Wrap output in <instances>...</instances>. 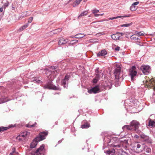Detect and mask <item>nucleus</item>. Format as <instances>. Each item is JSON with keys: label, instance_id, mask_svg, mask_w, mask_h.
I'll return each instance as SVG.
<instances>
[{"label": "nucleus", "instance_id": "3c124183", "mask_svg": "<svg viewBox=\"0 0 155 155\" xmlns=\"http://www.w3.org/2000/svg\"><path fill=\"white\" fill-rule=\"evenodd\" d=\"M14 153V152H13L10 153L9 155H13Z\"/></svg>", "mask_w": 155, "mask_h": 155}, {"label": "nucleus", "instance_id": "58836bf2", "mask_svg": "<svg viewBox=\"0 0 155 155\" xmlns=\"http://www.w3.org/2000/svg\"><path fill=\"white\" fill-rule=\"evenodd\" d=\"M117 33L119 36L120 37V39H121L123 38L122 37V36L124 35V33H120L119 32H117Z\"/></svg>", "mask_w": 155, "mask_h": 155}, {"label": "nucleus", "instance_id": "8fccbe9b", "mask_svg": "<svg viewBox=\"0 0 155 155\" xmlns=\"http://www.w3.org/2000/svg\"><path fill=\"white\" fill-rule=\"evenodd\" d=\"M137 45H139L140 46H143V45L139 44H138L137 43Z\"/></svg>", "mask_w": 155, "mask_h": 155}, {"label": "nucleus", "instance_id": "5701e85b", "mask_svg": "<svg viewBox=\"0 0 155 155\" xmlns=\"http://www.w3.org/2000/svg\"><path fill=\"white\" fill-rule=\"evenodd\" d=\"M105 86L107 87L108 88V89H110L112 86V84L111 82H109V81H107L106 82V84H105Z\"/></svg>", "mask_w": 155, "mask_h": 155}, {"label": "nucleus", "instance_id": "7ed1b4c3", "mask_svg": "<svg viewBox=\"0 0 155 155\" xmlns=\"http://www.w3.org/2000/svg\"><path fill=\"white\" fill-rule=\"evenodd\" d=\"M134 149L138 152H141L147 147L144 143L141 142H135L134 143Z\"/></svg>", "mask_w": 155, "mask_h": 155}, {"label": "nucleus", "instance_id": "f704fd0d", "mask_svg": "<svg viewBox=\"0 0 155 155\" xmlns=\"http://www.w3.org/2000/svg\"><path fill=\"white\" fill-rule=\"evenodd\" d=\"M132 24V23H129L128 24H124L121 25V27H128Z\"/></svg>", "mask_w": 155, "mask_h": 155}, {"label": "nucleus", "instance_id": "4d7b16f0", "mask_svg": "<svg viewBox=\"0 0 155 155\" xmlns=\"http://www.w3.org/2000/svg\"><path fill=\"white\" fill-rule=\"evenodd\" d=\"M95 23V22H92L91 23H92V24H93V23Z\"/></svg>", "mask_w": 155, "mask_h": 155}, {"label": "nucleus", "instance_id": "473e14b6", "mask_svg": "<svg viewBox=\"0 0 155 155\" xmlns=\"http://www.w3.org/2000/svg\"><path fill=\"white\" fill-rule=\"evenodd\" d=\"M135 33L137 35H138L139 36H143L144 35V34L143 33L141 32L136 31Z\"/></svg>", "mask_w": 155, "mask_h": 155}, {"label": "nucleus", "instance_id": "c9c22d12", "mask_svg": "<svg viewBox=\"0 0 155 155\" xmlns=\"http://www.w3.org/2000/svg\"><path fill=\"white\" fill-rule=\"evenodd\" d=\"M78 41L77 40H73L70 41V44L72 45L76 43Z\"/></svg>", "mask_w": 155, "mask_h": 155}, {"label": "nucleus", "instance_id": "f8f14e48", "mask_svg": "<svg viewBox=\"0 0 155 155\" xmlns=\"http://www.w3.org/2000/svg\"><path fill=\"white\" fill-rule=\"evenodd\" d=\"M44 149V145L42 144L39 148L34 153H31V155H35L38 154H41L43 152V150Z\"/></svg>", "mask_w": 155, "mask_h": 155}, {"label": "nucleus", "instance_id": "39448f33", "mask_svg": "<svg viewBox=\"0 0 155 155\" xmlns=\"http://www.w3.org/2000/svg\"><path fill=\"white\" fill-rule=\"evenodd\" d=\"M140 70L145 75H148L150 72L151 68L150 66L148 65H142L140 68Z\"/></svg>", "mask_w": 155, "mask_h": 155}, {"label": "nucleus", "instance_id": "37998d69", "mask_svg": "<svg viewBox=\"0 0 155 155\" xmlns=\"http://www.w3.org/2000/svg\"><path fill=\"white\" fill-rule=\"evenodd\" d=\"M139 3V2H137L134 3L133 4L134 5L136 6V5H137Z\"/></svg>", "mask_w": 155, "mask_h": 155}, {"label": "nucleus", "instance_id": "5fc2aeb1", "mask_svg": "<svg viewBox=\"0 0 155 155\" xmlns=\"http://www.w3.org/2000/svg\"><path fill=\"white\" fill-rule=\"evenodd\" d=\"M8 101V100H5V101H4L3 102H7Z\"/></svg>", "mask_w": 155, "mask_h": 155}, {"label": "nucleus", "instance_id": "412c9836", "mask_svg": "<svg viewBox=\"0 0 155 155\" xmlns=\"http://www.w3.org/2000/svg\"><path fill=\"white\" fill-rule=\"evenodd\" d=\"M73 2V7L79 5L82 0H71Z\"/></svg>", "mask_w": 155, "mask_h": 155}, {"label": "nucleus", "instance_id": "13d9d810", "mask_svg": "<svg viewBox=\"0 0 155 155\" xmlns=\"http://www.w3.org/2000/svg\"><path fill=\"white\" fill-rule=\"evenodd\" d=\"M138 42L139 43H140V42L138 41Z\"/></svg>", "mask_w": 155, "mask_h": 155}, {"label": "nucleus", "instance_id": "9d476101", "mask_svg": "<svg viewBox=\"0 0 155 155\" xmlns=\"http://www.w3.org/2000/svg\"><path fill=\"white\" fill-rule=\"evenodd\" d=\"M48 132L47 131L41 132L39 136L36 137V139H38V141H40L45 139L46 136L48 134Z\"/></svg>", "mask_w": 155, "mask_h": 155}, {"label": "nucleus", "instance_id": "393cba45", "mask_svg": "<svg viewBox=\"0 0 155 155\" xmlns=\"http://www.w3.org/2000/svg\"><path fill=\"white\" fill-rule=\"evenodd\" d=\"M85 35L83 34H78L75 35L76 38H80L84 37Z\"/></svg>", "mask_w": 155, "mask_h": 155}, {"label": "nucleus", "instance_id": "6ab92c4d", "mask_svg": "<svg viewBox=\"0 0 155 155\" xmlns=\"http://www.w3.org/2000/svg\"><path fill=\"white\" fill-rule=\"evenodd\" d=\"M40 78L35 77L31 78V80L34 82H35L38 84H40L42 82L40 80Z\"/></svg>", "mask_w": 155, "mask_h": 155}, {"label": "nucleus", "instance_id": "603ef678", "mask_svg": "<svg viewBox=\"0 0 155 155\" xmlns=\"http://www.w3.org/2000/svg\"><path fill=\"white\" fill-rule=\"evenodd\" d=\"M61 142V140H59L58 142V143H60Z\"/></svg>", "mask_w": 155, "mask_h": 155}, {"label": "nucleus", "instance_id": "0eeeda50", "mask_svg": "<svg viewBox=\"0 0 155 155\" xmlns=\"http://www.w3.org/2000/svg\"><path fill=\"white\" fill-rule=\"evenodd\" d=\"M121 68L119 66L117 67L115 69L114 72V75L116 79L118 80L122 76L121 72Z\"/></svg>", "mask_w": 155, "mask_h": 155}, {"label": "nucleus", "instance_id": "1a4fd4ad", "mask_svg": "<svg viewBox=\"0 0 155 155\" xmlns=\"http://www.w3.org/2000/svg\"><path fill=\"white\" fill-rule=\"evenodd\" d=\"M140 137L144 141L147 143H152V140L151 138L148 136L146 135L143 133L140 134Z\"/></svg>", "mask_w": 155, "mask_h": 155}, {"label": "nucleus", "instance_id": "79ce46f5", "mask_svg": "<svg viewBox=\"0 0 155 155\" xmlns=\"http://www.w3.org/2000/svg\"><path fill=\"white\" fill-rule=\"evenodd\" d=\"M8 4L9 3L8 2H7L6 3H5L4 5V6L5 8H6V7H7L8 5Z\"/></svg>", "mask_w": 155, "mask_h": 155}, {"label": "nucleus", "instance_id": "7c9ffc66", "mask_svg": "<svg viewBox=\"0 0 155 155\" xmlns=\"http://www.w3.org/2000/svg\"><path fill=\"white\" fill-rule=\"evenodd\" d=\"M136 6L134 5L133 4H132L130 7V9L132 11H134L136 9Z\"/></svg>", "mask_w": 155, "mask_h": 155}, {"label": "nucleus", "instance_id": "49530a36", "mask_svg": "<svg viewBox=\"0 0 155 155\" xmlns=\"http://www.w3.org/2000/svg\"><path fill=\"white\" fill-rule=\"evenodd\" d=\"M94 16H95V17H98V16H100V15H99V14H94Z\"/></svg>", "mask_w": 155, "mask_h": 155}, {"label": "nucleus", "instance_id": "f257e3e1", "mask_svg": "<svg viewBox=\"0 0 155 155\" xmlns=\"http://www.w3.org/2000/svg\"><path fill=\"white\" fill-rule=\"evenodd\" d=\"M104 143L107 144L113 149H115L116 151H122L121 150V145L120 144V141L119 139L114 136L108 135L105 134L103 138Z\"/></svg>", "mask_w": 155, "mask_h": 155}, {"label": "nucleus", "instance_id": "4468645a", "mask_svg": "<svg viewBox=\"0 0 155 155\" xmlns=\"http://www.w3.org/2000/svg\"><path fill=\"white\" fill-rule=\"evenodd\" d=\"M41 70L42 71V73L44 74H46L48 75H51L53 73L54 74L55 72H57L56 70L55 71H51L50 70L47 69H41Z\"/></svg>", "mask_w": 155, "mask_h": 155}, {"label": "nucleus", "instance_id": "72a5a7b5", "mask_svg": "<svg viewBox=\"0 0 155 155\" xmlns=\"http://www.w3.org/2000/svg\"><path fill=\"white\" fill-rule=\"evenodd\" d=\"M28 24H26L23 26L21 27L20 28V30L21 31H22L23 30L26 28L28 26Z\"/></svg>", "mask_w": 155, "mask_h": 155}, {"label": "nucleus", "instance_id": "f3484780", "mask_svg": "<svg viewBox=\"0 0 155 155\" xmlns=\"http://www.w3.org/2000/svg\"><path fill=\"white\" fill-rule=\"evenodd\" d=\"M39 142L38 141V139H36V138L33 140L31 143L30 147L31 148H34L36 146L38 142Z\"/></svg>", "mask_w": 155, "mask_h": 155}, {"label": "nucleus", "instance_id": "423d86ee", "mask_svg": "<svg viewBox=\"0 0 155 155\" xmlns=\"http://www.w3.org/2000/svg\"><path fill=\"white\" fill-rule=\"evenodd\" d=\"M99 68L96 69L95 70L96 76L93 80V83L96 84L99 80L100 77L103 75V73L101 71H99Z\"/></svg>", "mask_w": 155, "mask_h": 155}, {"label": "nucleus", "instance_id": "e433bc0d", "mask_svg": "<svg viewBox=\"0 0 155 155\" xmlns=\"http://www.w3.org/2000/svg\"><path fill=\"white\" fill-rule=\"evenodd\" d=\"M61 31V29H58L55 30L53 31H51L52 33L54 34H56L57 32H60Z\"/></svg>", "mask_w": 155, "mask_h": 155}, {"label": "nucleus", "instance_id": "09e8293b", "mask_svg": "<svg viewBox=\"0 0 155 155\" xmlns=\"http://www.w3.org/2000/svg\"><path fill=\"white\" fill-rule=\"evenodd\" d=\"M52 68L54 70H55V69H56V67L53 66V67H52Z\"/></svg>", "mask_w": 155, "mask_h": 155}, {"label": "nucleus", "instance_id": "a19ab883", "mask_svg": "<svg viewBox=\"0 0 155 155\" xmlns=\"http://www.w3.org/2000/svg\"><path fill=\"white\" fill-rule=\"evenodd\" d=\"M33 20V17H31L30 18H29L28 19V23H30Z\"/></svg>", "mask_w": 155, "mask_h": 155}, {"label": "nucleus", "instance_id": "c85d7f7f", "mask_svg": "<svg viewBox=\"0 0 155 155\" xmlns=\"http://www.w3.org/2000/svg\"><path fill=\"white\" fill-rule=\"evenodd\" d=\"M8 127H3L2 126H0V132L4 130H6L8 129Z\"/></svg>", "mask_w": 155, "mask_h": 155}, {"label": "nucleus", "instance_id": "ea45409f", "mask_svg": "<svg viewBox=\"0 0 155 155\" xmlns=\"http://www.w3.org/2000/svg\"><path fill=\"white\" fill-rule=\"evenodd\" d=\"M145 151L147 153H150L151 151V149L150 148L147 147L146 148Z\"/></svg>", "mask_w": 155, "mask_h": 155}, {"label": "nucleus", "instance_id": "9b49d317", "mask_svg": "<svg viewBox=\"0 0 155 155\" xmlns=\"http://www.w3.org/2000/svg\"><path fill=\"white\" fill-rule=\"evenodd\" d=\"M70 76L66 74L64 77V78L62 79L61 81V84L63 86L64 88L67 87H68V84L69 79L70 78Z\"/></svg>", "mask_w": 155, "mask_h": 155}, {"label": "nucleus", "instance_id": "4c0bfd02", "mask_svg": "<svg viewBox=\"0 0 155 155\" xmlns=\"http://www.w3.org/2000/svg\"><path fill=\"white\" fill-rule=\"evenodd\" d=\"M99 12V10L95 9L92 10V13L94 14L98 13Z\"/></svg>", "mask_w": 155, "mask_h": 155}, {"label": "nucleus", "instance_id": "a18cd8bd", "mask_svg": "<svg viewBox=\"0 0 155 155\" xmlns=\"http://www.w3.org/2000/svg\"><path fill=\"white\" fill-rule=\"evenodd\" d=\"M134 138H135L137 139L138 138H139V136L137 135H135L134 136Z\"/></svg>", "mask_w": 155, "mask_h": 155}, {"label": "nucleus", "instance_id": "aec40b11", "mask_svg": "<svg viewBox=\"0 0 155 155\" xmlns=\"http://www.w3.org/2000/svg\"><path fill=\"white\" fill-rule=\"evenodd\" d=\"M107 54V52L105 50H103L101 52H99L97 54L98 57L105 55Z\"/></svg>", "mask_w": 155, "mask_h": 155}, {"label": "nucleus", "instance_id": "864d4df0", "mask_svg": "<svg viewBox=\"0 0 155 155\" xmlns=\"http://www.w3.org/2000/svg\"><path fill=\"white\" fill-rule=\"evenodd\" d=\"M103 14H99V15H100V16H102L103 15Z\"/></svg>", "mask_w": 155, "mask_h": 155}, {"label": "nucleus", "instance_id": "2eb2a0df", "mask_svg": "<svg viewBox=\"0 0 155 155\" xmlns=\"http://www.w3.org/2000/svg\"><path fill=\"white\" fill-rule=\"evenodd\" d=\"M68 41V40L67 39H64L61 38H60L59 39L58 44L60 45H64L66 44Z\"/></svg>", "mask_w": 155, "mask_h": 155}, {"label": "nucleus", "instance_id": "de8ad7c7", "mask_svg": "<svg viewBox=\"0 0 155 155\" xmlns=\"http://www.w3.org/2000/svg\"><path fill=\"white\" fill-rule=\"evenodd\" d=\"M3 11V8L2 7L0 8V12H1Z\"/></svg>", "mask_w": 155, "mask_h": 155}, {"label": "nucleus", "instance_id": "6e6d98bb", "mask_svg": "<svg viewBox=\"0 0 155 155\" xmlns=\"http://www.w3.org/2000/svg\"><path fill=\"white\" fill-rule=\"evenodd\" d=\"M88 17H91V15H89L88 16Z\"/></svg>", "mask_w": 155, "mask_h": 155}, {"label": "nucleus", "instance_id": "4be33fe9", "mask_svg": "<svg viewBox=\"0 0 155 155\" xmlns=\"http://www.w3.org/2000/svg\"><path fill=\"white\" fill-rule=\"evenodd\" d=\"M130 16L129 15H124V16H117L116 17H113L112 18H109V20H113L115 19H117L119 18H123L124 17H128Z\"/></svg>", "mask_w": 155, "mask_h": 155}, {"label": "nucleus", "instance_id": "c756f323", "mask_svg": "<svg viewBox=\"0 0 155 155\" xmlns=\"http://www.w3.org/2000/svg\"><path fill=\"white\" fill-rule=\"evenodd\" d=\"M130 38L131 39L134 40V41H137L138 40H140V38L135 37L134 35H131L130 36Z\"/></svg>", "mask_w": 155, "mask_h": 155}, {"label": "nucleus", "instance_id": "a211bd4d", "mask_svg": "<svg viewBox=\"0 0 155 155\" xmlns=\"http://www.w3.org/2000/svg\"><path fill=\"white\" fill-rule=\"evenodd\" d=\"M111 36L112 38L115 40H120V37L119 36L117 32L115 34L111 35Z\"/></svg>", "mask_w": 155, "mask_h": 155}, {"label": "nucleus", "instance_id": "b1692460", "mask_svg": "<svg viewBox=\"0 0 155 155\" xmlns=\"http://www.w3.org/2000/svg\"><path fill=\"white\" fill-rule=\"evenodd\" d=\"M90 127V124L88 123H84V124H82L81 125V127L83 128H87Z\"/></svg>", "mask_w": 155, "mask_h": 155}, {"label": "nucleus", "instance_id": "a878e982", "mask_svg": "<svg viewBox=\"0 0 155 155\" xmlns=\"http://www.w3.org/2000/svg\"><path fill=\"white\" fill-rule=\"evenodd\" d=\"M87 11H85L83 12H81V13L78 16V18H80L82 16H85L87 15Z\"/></svg>", "mask_w": 155, "mask_h": 155}, {"label": "nucleus", "instance_id": "c03bdc74", "mask_svg": "<svg viewBox=\"0 0 155 155\" xmlns=\"http://www.w3.org/2000/svg\"><path fill=\"white\" fill-rule=\"evenodd\" d=\"M120 47H117L115 48V49L116 51H119L120 50Z\"/></svg>", "mask_w": 155, "mask_h": 155}, {"label": "nucleus", "instance_id": "dca6fc26", "mask_svg": "<svg viewBox=\"0 0 155 155\" xmlns=\"http://www.w3.org/2000/svg\"><path fill=\"white\" fill-rule=\"evenodd\" d=\"M44 88L45 89L48 88L54 90H60V89L59 87L54 85L51 86L50 87L48 85H46L44 86Z\"/></svg>", "mask_w": 155, "mask_h": 155}, {"label": "nucleus", "instance_id": "f03ea898", "mask_svg": "<svg viewBox=\"0 0 155 155\" xmlns=\"http://www.w3.org/2000/svg\"><path fill=\"white\" fill-rule=\"evenodd\" d=\"M140 125L139 123L135 120H133L130 124V125H126L123 126L122 128L130 130L136 131L138 129Z\"/></svg>", "mask_w": 155, "mask_h": 155}, {"label": "nucleus", "instance_id": "6e6552de", "mask_svg": "<svg viewBox=\"0 0 155 155\" xmlns=\"http://www.w3.org/2000/svg\"><path fill=\"white\" fill-rule=\"evenodd\" d=\"M135 66H133L129 70V74L132 80H134V77L136 75L137 72Z\"/></svg>", "mask_w": 155, "mask_h": 155}, {"label": "nucleus", "instance_id": "cd10ccee", "mask_svg": "<svg viewBox=\"0 0 155 155\" xmlns=\"http://www.w3.org/2000/svg\"><path fill=\"white\" fill-rule=\"evenodd\" d=\"M149 126H151L152 127L155 126V122L154 121H152L151 120H150L149 122Z\"/></svg>", "mask_w": 155, "mask_h": 155}, {"label": "nucleus", "instance_id": "20e7f679", "mask_svg": "<svg viewBox=\"0 0 155 155\" xmlns=\"http://www.w3.org/2000/svg\"><path fill=\"white\" fill-rule=\"evenodd\" d=\"M29 134V133L27 131L24 132L18 136L16 138L19 141H24L27 138V136Z\"/></svg>", "mask_w": 155, "mask_h": 155}, {"label": "nucleus", "instance_id": "ddd939ff", "mask_svg": "<svg viewBox=\"0 0 155 155\" xmlns=\"http://www.w3.org/2000/svg\"><path fill=\"white\" fill-rule=\"evenodd\" d=\"M99 88L98 86H96L91 89L88 90V92L92 94V93H96L99 92Z\"/></svg>", "mask_w": 155, "mask_h": 155}, {"label": "nucleus", "instance_id": "2f4dec72", "mask_svg": "<svg viewBox=\"0 0 155 155\" xmlns=\"http://www.w3.org/2000/svg\"><path fill=\"white\" fill-rule=\"evenodd\" d=\"M36 124V123L35 122V124L31 125L30 124V123H29L28 124L26 125V126L27 127H33L35 126V124Z\"/></svg>", "mask_w": 155, "mask_h": 155}, {"label": "nucleus", "instance_id": "bb28decb", "mask_svg": "<svg viewBox=\"0 0 155 155\" xmlns=\"http://www.w3.org/2000/svg\"><path fill=\"white\" fill-rule=\"evenodd\" d=\"M116 151L114 149H112V150H109L108 152V155H113Z\"/></svg>", "mask_w": 155, "mask_h": 155}]
</instances>
